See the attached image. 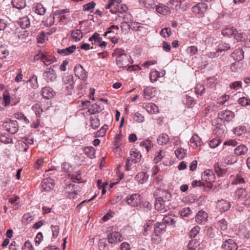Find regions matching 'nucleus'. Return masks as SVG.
<instances>
[{
  "label": "nucleus",
  "mask_w": 250,
  "mask_h": 250,
  "mask_svg": "<svg viewBox=\"0 0 250 250\" xmlns=\"http://www.w3.org/2000/svg\"><path fill=\"white\" fill-rule=\"evenodd\" d=\"M229 99V96L227 94H224L217 99V104L223 105Z\"/></svg>",
  "instance_id": "603ef678"
},
{
  "label": "nucleus",
  "mask_w": 250,
  "mask_h": 250,
  "mask_svg": "<svg viewBox=\"0 0 250 250\" xmlns=\"http://www.w3.org/2000/svg\"><path fill=\"white\" fill-rule=\"evenodd\" d=\"M113 55L117 56L116 63L119 68H125L130 64V56L127 55L125 51L121 48L114 50Z\"/></svg>",
  "instance_id": "f257e3e1"
},
{
  "label": "nucleus",
  "mask_w": 250,
  "mask_h": 250,
  "mask_svg": "<svg viewBox=\"0 0 250 250\" xmlns=\"http://www.w3.org/2000/svg\"><path fill=\"white\" fill-rule=\"evenodd\" d=\"M19 201L20 198L16 195H14L8 199L9 202L14 206L18 205L19 203Z\"/></svg>",
  "instance_id": "052dcab7"
},
{
  "label": "nucleus",
  "mask_w": 250,
  "mask_h": 250,
  "mask_svg": "<svg viewBox=\"0 0 250 250\" xmlns=\"http://www.w3.org/2000/svg\"><path fill=\"white\" fill-rule=\"evenodd\" d=\"M218 227L222 230H226L228 228V223L224 219H222L218 221Z\"/></svg>",
  "instance_id": "5fc2aeb1"
},
{
  "label": "nucleus",
  "mask_w": 250,
  "mask_h": 250,
  "mask_svg": "<svg viewBox=\"0 0 250 250\" xmlns=\"http://www.w3.org/2000/svg\"><path fill=\"white\" fill-rule=\"evenodd\" d=\"M54 18L55 17H44L42 22L46 26H51L54 22Z\"/></svg>",
  "instance_id": "37998d69"
},
{
  "label": "nucleus",
  "mask_w": 250,
  "mask_h": 250,
  "mask_svg": "<svg viewBox=\"0 0 250 250\" xmlns=\"http://www.w3.org/2000/svg\"><path fill=\"white\" fill-rule=\"evenodd\" d=\"M169 141V136L166 133H162L160 134L157 138V142L160 145H166Z\"/></svg>",
  "instance_id": "f704fd0d"
},
{
  "label": "nucleus",
  "mask_w": 250,
  "mask_h": 250,
  "mask_svg": "<svg viewBox=\"0 0 250 250\" xmlns=\"http://www.w3.org/2000/svg\"><path fill=\"white\" fill-rule=\"evenodd\" d=\"M4 129L11 134H15L19 129L18 123L15 120H9L3 124Z\"/></svg>",
  "instance_id": "7ed1b4c3"
},
{
  "label": "nucleus",
  "mask_w": 250,
  "mask_h": 250,
  "mask_svg": "<svg viewBox=\"0 0 250 250\" xmlns=\"http://www.w3.org/2000/svg\"><path fill=\"white\" fill-rule=\"evenodd\" d=\"M245 182V181L244 178L241 175L237 174L233 180L232 184L237 185L243 184Z\"/></svg>",
  "instance_id": "3c124183"
},
{
  "label": "nucleus",
  "mask_w": 250,
  "mask_h": 250,
  "mask_svg": "<svg viewBox=\"0 0 250 250\" xmlns=\"http://www.w3.org/2000/svg\"><path fill=\"white\" fill-rule=\"evenodd\" d=\"M166 225L164 222L157 223L154 227V232L157 234L158 239H160V234L165 230Z\"/></svg>",
  "instance_id": "aec40b11"
},
{
  "label": "nucleus",
  "mask_w": 250,
  "mask_h": 250,
  "mask_svg": "<svg viewBox=\"0 0 250 250\" xmlns=\"http://www.w3.org/2000/svg\"><path fill=\"white\" fill-rule=\"evenodd\" d=\"M76 49L75 45H72L62 49H58V54L62 56H66L72 54Z\"/></svg>",
  "instance_id": "a878e982"
},
{
  "label": "nucleus",
  "mask_w": 250,
  "mask_h": 250,
  "mask_svg": "<svg viewBox=\"0 0 250 250\" xmlns=\"http://www.w3.org/2000/svg\"><path fill=\"white\" fill-rule=\"evenodd\" d=\"M42 185L44 190L48 191L54 188L55 183L53 179L50 178H47L43 179Z\"/></svg>",
  "instance_id": "4468645a"
},
{
  "label": "nucleus",
  "mask_w": 250,
  "mask_h": 250,
  "mask_svg": "<svg viewBox=\"0 0 250 250\" xmlns=\"http://www.w3.org/2000/svg\"><path fill=\"white\" fill-rule=\"evenodd\" d=\"M62 81L63 88L66 89L68 94H70L74 86L73 76L71 75L65 74L62 77Z\"/></svg>",
  "instance_id": "f03ea898"
},
{
  "label": "nucleus",
  "mask_w": 250,
  "mask_h": 250,
  "mask_svg": "<svg viewBox=\"0 0 250 250\" xmlns=\"http://www.w3.org/2000/svg\"><path fill=\"white\" fill-rule=\"evenodd\" d=\"M195 91L197 94L202 95L205 93V88L203 84H197L195 88Z\"/></svg>",
  "instance_id": "09e8293b"
},
{
  "label": "nucleus",
  "mask_w": 250,
  "mask_h": 250,
  "mask_svg": "<svg viewBox=\"0 0 250 250\" xmlns=\"http://www.w3.org/2000/svg\"><path fill=\"white\" fill-rule=\"evenodd\" d=\"M148 175L145 172H139L135 177V180L140 184H143L148 179Z\"/></svg>",
  "instance_id": "4be33fe9"
},
{
  "label": "nucleus",
  "mask_w": 250,
  "mask_h": 250,
  "mask_svg": "<svg viewBox=\"0 0 250 250\" xmlns=\"http://www.w3.org/2000/svg\"><path fill=\"white\" fill-rule=\"evenodd\" d=\"M142 155L140 152L136 148H132L130 151V156L128 157L129 160L133 163L139 162L141 159Z\"/></svg>",
  "instance_id": "9b49d317"
},
{
  "label": "nucleus",
  "mask_w": 250,
  "mask_h": 250,
  "mask_svg": "<svg viewBox=\"0 0 250 250\" xmlns=\"http://www.w3.org/2000/svg\"><path fill=\"white\" fill-rule=\"evenodd\" d=\"M122 236L117 231H113L108 236V241L110 244H116L122 241Z\"/></svg>",
  "instance_id": "9d476101"
},
{
  "label": "nucleus",
  "mask_w": 250,
  "mask_h": 250,
  "mask_svg": "<svg viewBox=\"0 0 250 250\" xmlns=\"http://www.w3.org/2000/svg\"><path fill=\"white\" fill-rule=\"evenodd\" d=\"M96 6V3L94 1H91L83 5V11H86L92 12Z\"/></svg>",
  "instance_id": "c03bdc74"
},
{
  "label": "nucleus",
  "mask_w": 250,
  "mask_h": 250,
  "mask_svg": "<svg viewBox=\"0 0 250 250\" xmlns=\"http://www.w3.org/2000/svg\"><path fill=\"white\" fill-rule=\"evenodd\" d=\"M207 9V4L205 3L201 2L193 6L192 10L194 14L204 15Z\"/></svg>",
  "instance_id": "0eeeda50"
},
{
  "label": "nucleus",
  "mask_w": 250,
  "mask_h": 250,
  "mask_svg": "<svg viewBox=\"0 0 250 250\" xmlns=\"http://www.w3.org/2000/svg\"><path fill=\"white\" fill-rule=\"evenodd\" d=\"M160 34L162 36L166 38V37H168L171 34V30L170 28L166 27L162 29L160 32Z\"/></svg>",
  "instance_id": "338daca9"
},
{
  "label": "nucleus",
  "mask_w": 250,
  "mask_h": 250,
  "mask_svg": "<svg viewBox=\"0 0 250 250\" xmlns=\"http://www.w3.org/2000/svg\"><path fill=\"white\" fill-rule=\"evenodd\" d=\"M242 83L241 81H236L233 83H231L229 84V88L231 89L237 90L239 88H242Z\"/></svg>",
  "instance_id": "864d4df0"
},
{
  "label": "nucleus",
  "mask_w": 250,
  "mask_h": 250,
  "mask_svg": "<svg viewBox=\"0 0 250 250\" xmlns=\"http://www.w3.org/2000/svg\"><path fill=\"white\" fill-rule=\"evenodd\" d=\"M246 131V128L243 126H239L235 128L233 130V132L235 134L240 136L245 133Z\"/></svg>",
  "instance_id": "6e6d98bb"
},
{
  "label": "nucleus",
  "mask_w": 250,
  "mask_h": 250,
  "mask_svg": "<svg viewBox=\"0 0 250 250\" xmlns=\"http://www.w3.org/2000/svg\"><path fill=\"white\" fill-rule=\"evenodd\" d=\"M127 204L132 207H137L142 202L140 194L135 193L126 199Z\"/></svg>",
  "instance_id": "6e6552de"
},
{
  "label": "nucleus",
  "mask_w": 250,
  "mask_h": 250,
  "mask_svg": "<svg viewBox=\"0 0 250 250\" xmlns=\"http://www.w3.org/2000/svg\"><path fill=\"white\" fill-rule=\"evenodd\" d=\"M12 4L17 9H21L25 6L26 2L25 0H12Z\"/></svg>",
  "instance_id": "4c0bfd02"
},
{
  "label": "nucleus",
  "mask_w": 250,
  "mask_h": 250,
  "mask_svg": "<svg viewBox=\"0 0 250 250\" xmlns=\"http://www.w3.org/2000/svg\"><path fill=\"white\" fill-rule=\"evenodd\" d=\"M139 3L147 8H153L155 5L154 0H138Z\"/></svg>",
  "instance_id": "e433bc0d"
},
{
  "label": "nucleus",
  "mask_w": 250,
  "mask_h": 250,
  "mask_svg": "<svg viewBox=\"0 0 250 250\" xmlns=\"http://www.w3.org/2000/svg\"><path fill=\"white\" fill-rule=\"evenodd\" d=\"M230 48V46L229 44L226 42H222L218 45L217 50L220 52L222 53L223 51H226L229 50Z\"/></svg>",
  "instance_id": "a18cd8bd"
},
{
  "label": "nucleus",
  "mask_w": 250,
  "mask_h": 250,
  "mask_svg": "<svg viewBox=\"0 0 250 250\" xmlns=\"http://www.w3.org/2000/svg\"><path fill=\"white\" fill-rule=\"evenodd\" d=\"M155 208L157 210L162 211V212H165L167 210L165 207V201L161 198H157L156 200Z\"/></svg>",
  "instance_id": "f3484780"
},
{
  "label": "nucleus",
  "mask_w": 250,
  "mask_h": 250,
  "mask_svg": "<svg viewBox=\"0 0 250 250\" xmlns=\"http://www.w3.org/2000/svg\"><path fill=\"white\" fill-rule=\"evenodd\" d=\"M234 116V113L229 110L222 111L218 114V117L222 121L228 123L232 121Z\"/></svg>",
  "instance_id": "423d86ee"
},
{
  "label": "nucleus",
  "mask_w": 250,
  "mask_h": 250,
  "mask_svg": "<svg viewBox=\"0 0 250 250\" xmlns=\"http://www.w3.org/2000/svg\"><path fill=\"white\" fill-rule=\"evenodd\" d=\"M225 250H236L238 248L236 242L231 239L226 240L222 245Z\"/></svg>",
  "instance_id": "f8f14e48"
},
{
  "label": "nucleus",
  "mask_w": 250,
  "mask_h": 250,
  "mask_svg": "<svg viewBox=\"0 0 250 250\" xmlns=\"http://www.w3.org/2000/svg\"><path fill=\"white\" fill-rule=\"evenodd\" d=\"M55 94V91L51 87H45L42 89V95L46 99L53 98Z\"/></svg>",
  "instance_id": "a211bd4d"
},
{
  "label": "nucleus",
  "mask_w": 250,
  "mask_h": 250,
  "mask_svg": "<svg viewBox=\"0 0 250 250\" xmlns=\"http://www.w3.org/2000/svg\"><path fill=\"white\" fill-rule=\"evenodd\" d=\"M133 119L138 123H142L145 120L144 116L139 112H136L134 114Z\"/></svg>",
  "instance_id": "69168bd1"
},
{
  "label": "nucleus",
  "mask_w": 250,
  "mask_h": 250,
  "mask_svg": "<svg viewBox=\"0 0 250 250\" xmlns=\"http://www.w3.org/2000/svg\"><path fill=\"white\" fill-rule=\"evenodd\" d=\"M33 110L35 112L37 117H40L41 113L42 112L43 110L41 108L40 105L38 104H34L32 106Z\"/></svg>",
  "instance_id": "de8ad7c7"
},
{
  "label": "nucleus",
  "mask_w": 250,
  "mask_h": 250,
  "mask_svg": "<svg viewBox=\"0 0 250 250\" xmlns=\"http://www.w3.org/2000/svg\"><path fill=\"white\" fill-rule=\"evenodd\" d=\"M191 146L193 147H196L201 146V139L197 134H194L190 140Z\"/></svg>",
  "instance_id": "cd10ccee"
},
{
  "label": "nucleus",
  "mask_w": 250,
  "mask_h": 250,
  "mask_svg": "<svg viewBox=\"0 0 250 250\" xmlns=\"http://www.w3.org/2000/svg\"><path fill=\"white\" fill-rule=\"evenodd\" d=\"M108 129V125H104L99 131L96 132L97 137H103L104 136L106 131Z\"/></svg>",
  "instance_id": "e2e57ef3"
},
{
  "label": "nucleus",
  "mask_w": 250,
  "mask_h": 250,
  "mask_svg": "<svg viewBox=\"0 0 250 250\" xmlns=\"http://www.w3.org/2000/svg\"><path fill=\"white\" fill-rule=\"evenodd\" d=\"M248 147L244 145L237 146L234 149V153L238 155H244L248 152Z\"/></svg>",
  "instance_id": "7c9ffc66"
},
{
  "label": "nucleus",
  "mask_w": 250,
  "mask_h": 250,
  "mask_svg": "<svg viewBox=\"0 0 250 250\" xmlns=\"http://www.w3.org/2000/svg\"><path fill=\"white\" fill-rule=\"evenodd\" d=\"M166 156V152L162 149H158L154 154V162L157 164L162 161Z\"/></svg>",
  "instance_id": "5701e85b"
},
{
  "label": "nucleus",
  "mask_w": 250,
  "mask_h": 250,
  "mask_svg": "<svg viewBox=\"0 0 250 250\" xmlns=\"http://www.w3.org/2000/svg\"><path fill=\"white\" fill-rule=\"evenodd\" d=\"M56 61V59L54 56L49 55L46 53H44L42 62L45 65H49Z\"/></svg>",
  "instance_id": "c756f323"
},
{
  "label": "nucleus",
  "mask_w": 250,
  "mask_h": 250,
  "mask_svg": "<svg viewBox=\"0 0 250 250\" xmlns=\"http://www.w3.org/2000/svg\"><path fill=\"white\" fill-rule=\"evenodd\" d=\"M43 76L47 82H54L57 78L56 73L51 67L46 69L43 73Z\"/></svg>",
  "instance_id": "39448f33"
},
{
  "label": "nucleus",
  "mask_w": 250,
  "mask_h": 250,
  "mask_svg": "<svg viewBox=\"0 0 250 250\" xmlns=\"http://www.w3.org/2000/svg\"><path fill=\"white\" fill-rule=\"evenodd\" d=\"M90 125L94 129H96L100 126V122L98 118H91Z\"/></svg>",
  "instance_id": "bf43d9fd"
},
{
  "label": "nucleus",
  "mask_w": 250,
  "mask_h": 250,
  "mask_svg": "<svg viewBox=\"0 0 250 250\" xmlns=\"http://www.w3.org/2000/svg\"><path fill=\"white\" fill-rule=\"evenodd\" d=\"M238 103L242 106H246L250 104V99L245 97L239 99Z\"/></svg>",
  "instance_id": "680f3d73"
},
{
  "label": "nucleus",
  "mask_w": 250,
  "mask_h": 250,
  "mask_svg": "<svg viewBox=\"0 0 250 250\" xmlns=\"http://www.w3.org/2000/svg\"><path fill=\"white\" fill-rule=\"evenodd\" d=\"M218 206L221 211L225 212L229 209L230 207V203L227 201L222 200L218 202Z\"/></svg>",
  "instance_id": "2f4dec72"
},
{
  "label": "nucleus",
  "mask_w": 250,
  "mask_h": 250,
  "mask_svg": "<svg viewBox=\"0 0 250 250\" xmlns=\"http://www.w3.org/2000/svg\"><path fill=\"white\" fill-rule=\"evenodd\" d=\"M71 39L75 42L80 41L83 37V33L81 30L79 29L73 30L71 31Z\"/></svg>",
  "instance_id": "b1692460"
},
{
  "label": "nucleus",
  "mask_w": 250,
  "mask_h": 250,
  "mask_svg": "<svg viewBox=\"0 0 250 250\" xmlns=\"http://www.w3.org/2000/svg\"><path fill=\"white\" fill-rule=\"evenodd\" d=\"M18 23L20 26L23 29L28 28L30 25V21L28 17H22L19 19Z\"/></svg>",
  "instance_id": "473e14b6"
},
{
  "label": "nucleus",
  "mask_w": 250,
  "mask_h": 250,
  "mask_svg": "<svg viewBox=\"0 0 250 250\" xmlns=\"http://www.w3.org/2000/svg\"><path fill=\"white\" fill-rule=\"evenodd\" d=\"M33 10L40 16H43L46 11L45 8L41 3H37L33 7Z\"/></svg>",
  "instance_id": "c85d7f7f"
},
{
  "label": "nucleus",
  "mask_w": 250,
  "mask_h": 250,
  "mask_svg": "<svg viewBox=\"0 0 250 250\" xmlns=\"http://www.w3.org/2000/svg\"><path fill=\"white\" fill-rule=\"evenodd\" d=\"M244 52L242 48H239L235 50L232 53L231 57L236 62H239L242 60L244 58Z\"/></svg>",
  "instance_id": "dca6fc26"
},
{
  "label": "nucleus",
  "mask_w": 250,
  "mask_h": 250,
  "mask_svg": "<svg viewBox=\"0 0 250 250\" xmlns=\"http://www.w3.org/2000/svg\"><path fill=\"white\" fill-rule=\"evenodd\" d=\"M215 174L211 170L207 169L202 175V180L206 182L208 184V187H212V183L215 181Z\"/></svg>",
  "instance_id": "20e7f679"
},
{
  "label": "nucleus",
  "mask_w": 250,
  "mask_h": 250,
  "mask_svg": "<svg viewBox=\"0 0 250 250\" xmlns=\"http://www.w3.org/2000/svg\"><path fill=\"white\" fill-rule=\"evenodd\" d=\"M221 141L218 138H214L210 140L209 143V146L211 148H215L219 145Z\"/></svg>",
  "instance_id": "13d9d810"
},
{
  "label": "nucleus",
  "mask_w": 250,
  "mask_h": 250,
  "mask_svg": "<svg viewBox=\"0 0 250 250\" xmlns=\"http://www.w3.org/2000/svg\"><path fill=\"white\" fill-rule=\"evenodd\" d=\"M51 228L52 231V236L54 238H56L58 237L59 231H60V228L59 226L58 225H51Z\"/></svg>",
  "instance_id": "4d7b16f0"
},
{
  "label": "nucleus",
  "mask_w": 250,
  "mask_h": 250,
  "mask_svg": "<svg viewBox=\"0 0 250 250\" xmlns=\"http://www.w3.org/2000/svg\"><path fill=\"white\" fill-rule=\"evenodd\" d=\"M155 8L158 14L163 15L164 16L171 14L170 9L168 6L164 5L162 3H159L156 6Z\"/></svg>",
  "instance_id": "ddd939ff"
},
{
  "label": "nucleus",
  "mask_w": 250,
  "mask_h": 250,
  "mask_svg": "<svg viewBox=\"0 0 250 250\" xmlns=\"http://www.w3.org/2000/svg\"><path fill=\"white\" fill-rule=\"evenodd\" d=\"M180 213L182 217H188L191 214L192 212L189 208H185L182 209Z\"/></svg>",
  "instance_id": "0e129e2a"
},
{
  "label": "nucleus",
  "mask_w": 250,
  "mask_h": 250,
  "mask_svg": "<svg viewBox=\"0 0 250 250\" xmlns=\"http://www.w3.org/2000/svg\"><path fill=\"white\" fill-rule=\"evenodd\" d=\"M37 79V76L34 74L30 78V79L27 81V82L30 83V86L32 88H36L38 87L39 84Z\"/></svg>",
  "instance_id": "a19ab883"
},
{
  "label": "nucleus",
  "mask_w": 250,
  "mask_h": 250,
  "mask_svg": "<svg viewBox=\"0 0 250 250\" xmlns=\"http://www.w3.org/2000/svg\"><path fill=\"white\" fill-rule=\"evenodd\" d=\"M176 216L172 214H169L168 215H166L163 218V222L165 224H167L172 226L173 227L175 226V218Z\"/></svg>",
  "instance_id": "393cba45"
},
{
  "label": "nucleus",
  "mask_w": 250,
  "mask_h": 250,
  "mask_svg": "<svg viewBox=\"0 0 250 250\" xmlns=\"http://www.w3.org/2000/svg\"><path fill=\"white\" fill-rule=\"evenodd\" d=\"M0 142L5 144L13 143L12 138L8 134L0 135Z\"/></svg>",
  "instance_id": "ea45409f"
},
{
  "label": "nucleus",
  "mask_w": 250,
  "mask_h": 250,
  "mask_svg": "<svg viewBox=\"0 0 250 250\" xmlns=\"http://www.w3.org/2000/svg\"><path fill=\"white\" fill-rule=\"evenodd\" d=\"M143 107L146 109L148 113L151 114H154L159 112L158 107L152 103L144 104Z\"/></svg>",
  "instance_id": "2eb2a0df"
},
{
  "label": "nucleus",
  "mask_w": 250,
  "mask_h": 250,
  "mask_svg": "<svg viewBox=\"0 0 250 250\" xmlns=\"http://www.w3.org/2000/svg\"><path fill=\"white\" fill-rule=\"evenodd\" d=\"M159 77H160V75L158 71L154 70L150 72L149 78L151 82L153 83L156 82Z\"/></svg>",
  "instance_id": "49530a36"
},
{
  "label": "nucleus",
  "mask_w": 250,
  "mask_h": 250,
  "mask_svg": "<svg viewBox=\"0 0 250 250\" xmlns=\"http://www.w3.org/2000/svg\"><path fill=\"white\" fill-rule=\"evenodd\" d=\"M74 72L76 76L79 79L84 80L87 78V73L81 64L77 65L75 67Z\"/></svg>",
  "instance_id": "1a4fd4ad"
},
{
  "label": "nucleus",
  "mask_w": 250,
  "mask_h": 250,
  "mask_svg": "<svg viewBox=\"0 0 250 250\" xmlns=\"http://www.w3.org/2000/svg\"><path fill=\"white\" fill-rule=\"evenodd\" d=\"M208 214L204 211L200 210L196 216V221L198 224H204L207 220Z\"/></svg>",
  "instance_id": "6ab92c4d"
},
{
  "label": "nucleus",
  "mask_w": 250,
  "mask_h": 250,
  "mask_svg": "<svg viewBox=\"0 0 250 250\" xmlns=\"http://www.w3.org/2000/svg\"><path fill=\"white\" fill-rule=\"evenodd\" d=\"M83 151L84 153L89 158L92 159L95 158L96 150L93 146H85L83 149Z\"/></svg>",
  "instance_id": "412c9836"
},
{
  "label": "nucleus",
  "mask_w": 250,
  "mask_h": 250,
  "mask_svg": "<svg viewBox=\"0 0 250 250\" xmlns=\"http://www.w3.org/2000/svg\"><path fill=\"white\" fill-rule=\"evenodd\" d=\"M214 169L215 172L219 176H222L227 172L225 168H222L218 163H216L214 165Z\"/></svg>",
  "instance_id": "79ce46f5"
},
{
  "label": "nucleus",
  "mask_w": 250,
  "mask_h": 250,
  "mask_svg": "<svg viewBox=\"0 0 250 250\" xmlns=\"http://www.w3.org/2000/svg\"><path fill=\"white\" fill-rule=\"evenodd\" d=\"M115 9H116V12L119 13H122L128 10V7L125 4H121L119 6L117 7H116Z\"/></svg>",
  "instance_id": "774afa93"
},
{
  "label": "nucleus",
  "mask_w": 250,
  "mask_h": 250,
  "mask_svg": "<svg viewBox=\"0 0 250 250\" xmlns=\"http://www.w3.org/2000/svg\"><path fill=\"white\" fill-rule=\"evenodd\" d=\"M102 110L103 108L100 105H98L97 104H94L91 105V107L89 108L87 112L89 113V115L99 113Z\"/></svg>",
  "instance_id": "72a5a7b5"
},
{
  "label": "nucleus",
  "mask_w": 250,
  "mask_h": 250,
  "mask_svg": "<svg viewBox=\"0 0 250 250\" xmlns=\"http://www.w3.org/2000/svg\"><path fill=\"white\" fill-rule=\"evenodd\" d=\"M235 32H237V30L234 29L233 27H227L222 31L223 35L227 37L233 36Z\"/></svg>",
  "instance_id": "c9c22d12"
},
{
  "label": "nucleus",
  "mask_w": 250,
  "mask_h": 250,
  "mask_svg": "<svg viewBox=\"0 0 250 250\" xmlns=\"http://www.w3.org/2000/svg\"><path fill=\"white\" fill-rule=\"evenodd\" d=\"M154 88L151 87H146L144 90L143 96L146 100H150L154 96Z\"/></svg>",
  "instance_id": "bb28decb"
},
{
  "label": "nucleus",
  "mask_w": 250,
  "mask_h": 250,
  "mask_svg": "<svg viewBox=\"0 0 250 250\" xmlns=\"http://www.w3.org/2000/svg\"><path fill=\"white\" fill-rule=\"evenodd\" d=\"M175 154L179 159H183L187 154V150L182 148H178L175 151Z\"/></svg>",
  "instance_id": "58836bf2"
},
{
  "label": "nucleus",
  "mask_w": 250,
  "mask_h": 250,
  "mask_svg": "<svg viewBox=\"0 0 250 250\" xmlns=\"http://www.w3.org/2000/svg\"><path fill=\"white\" fill-rule=\"evenodd\" d=\"M200 230V227L198 226H195L189 232V236L192 238H194Z\"/></svg>",
  "instance_id": "8fccbe9b"
}]
</instances>
